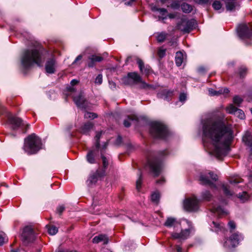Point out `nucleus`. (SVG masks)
Wrapping results in <instances>:
<instances>
[{
	"label": "nucleus",
	"instance_id": "obj_13",
	"mask_svg": "<svg viewBox=\"0 0 252 252\" xmlns=\"http://www.w3.org/2000/svg\"><path fill=\"white\" fill-rule=\"evenodd\" d=\"M131 79L134 83H137L142 82V78L140 76L135 72L128 73L127 76L123 78V82L126 85H130L131 84L129 79Z\"/></svg>",
	"mask_w": 252,
	"mask_h": 252
},
{
	"label": "nucleus",
	"instance_id": "obj_32",
	"mask_svg": "<svg viewBox=\"0 0 252 252\" xmlns=\"http://www.w3.org/2000/svg\"><path fill=\"white\" fill-rule=\"evenodd\" d=\"M167 36V33L164 32H161L158 33L157 39L159 42H163Z\"/></svg>",
	"mask_w": 252,
	"mask_h": 252
},
{
	"label": "nucleus",
	"instance_id": "obj_54",
	"mask_svg": "<svg viewBox=\"0 0 252 252\" xmlns=\"http://www.w3.org/2000/svg\"><path fill=\"white\" fill-rule=\"evenodd\" d=\"M210 0H194L196 3L199 4H206L209 2Z\"/></svg>",
	"mask_w": 252,
	"mask_h": 252
},
{
	"label": "nucleus",
	"instance_id": "obj_50",
	"mask_svg": "<svg viewBox=\"0 0 252 252\" xmlns=\"http://www.w3.org/2000/svg\"><path fill=\"white\" fill-rule=\"evenodd\" d=\"M209 94L211 96L220 95L219 90L218 91H216L212 89H210L209 90Z\"/></svg>",
	"mask_w": 252,
	"mask_h": 252
},
{
	"label": "nucleus",
	"instance_id": "obj_36",
	"mask_svg": "<svg viewBox=\"0 0 252 252\" xmlns=\"http://www.w3.org/2000/svg\"><path fill=\"white\" fill-rule=\"evenodd\" d=\"M8 239L5 233L1 232L0 233V246L2 245L4 243L7 242Z\"/></svg>",
	"mask_w": 252,
	"mask_h": 252
},
{
	"label": "nucleus",
	"instance_id": "obj_17",
	"mask_svg": "<svg viewBox=\"0 0 252 252\" xmlns=\"http://www.w3.org/2000/svg\"><path fill=\"white\" fill-rule=\"evenodd\" d=\"M56 63L54 58L49 59L46 63L45 70L47 73H54L56 70Z\"/></svg>",
	"mask_w": 252,
	"mask_h": 252
},
{
	"label": "nucleus",
	"instance_id": "obj_60",
	"mask_svg": "<svg viewBox=\"0 0 252 252\" xmlns=\"http://www.w3.org/2000/svg\"><path fill=\"white\" fill-rule=\"evenodd\" d=\"M124 125L126 127H128L130 126V123L128 120H125L124 122Z\"/></svg>",
	"mask_w": 252,
	"mask_h": 252
},
{
	"label": "nucleus",
	"instance_id": "obj_45",
	"mask_svg": "<svg viewBox=\"0 0 252 252\" xmlns=\"http://www.w3.org/2000/svg\"><path fill=\"white\" fill-rule=\"evenodd\" d=\"M242 101V99L238 96H235L233 97V102L237 105H239Z\"/></svg>",
	"mask_w": 252,
	"mask_h": 252
},
{
	"label": "nucleus",
	"instance_id": "obj_47",
	"mask_svg": "<svg viewBox=\"0 0 252 252\" xmlns=\"http://www.w3.org/2000/svg\"><path fill=\"white\" fill-rule=\"evenodd\" d=\"M242 182V179L240 178H235L234 179H232L230 181V183L231 184H236L238 183H241Z\"/></svg>",
	"mask_w": 252,
	"mask_h": 252
},
{
	"label": "nucleus",
	"instance_id": "obj_1",
	"mask_svg": "<svg viewBox=\"0 0 252 252\" xmlns=\"http://www.w3.org/2000/svg\"><path fill=\"white\" fill-rule=\"evenodd\" d=\"M202 130L204 146L210 154L222 159L227 154L233 138L231 125L221 120L208 119L203 122Z\"/></svg>",
	"mask_w": 252,
	"mask_h": 252
},
{
	"label": "nucleus",
	"instance_id": "obj_28",
	"mask_svg": "<svg viewBox=\"0 0 252 252\" xmlns=\"http://www.w3.org/2000/svg\"><path fill=\"white\" fill-rule=\"evenodd\" d=\"M181 8L183 12L186 13H189L192 10V6L187 3H183L181 5Z\"/></svg>",
	"mask_w": 252,
	"mask_h": 252
},
{
	"label": "nucleus",
	"instance_id": "obj_7",
	"mask_svg": "<svg viewBox=\"0 0 252 252\" xmlns=\"http://www.w3.org/2000/svg\"><path fill=\"white\" fill-rule=\"evenodd\" d=\"M243 240V236L239 232L232 234L228 239L224 243V246L225 247H235L237 246L240 241Z\"/></svg>",
	"mask_w": 252,
	"mask_h": 252
},
{
	"label": "nucleus",
	"instance_id": "obj_34",
	"mask_svg": "<svg viewBox=\"0 0 252 252\" xmlns=\"http://www.w3.org/2000/svg\"><path fill=\"white\" fill-rule=\"evenodd\" d=\"M201 196L203 199L209 201L212 197V195L208 191L202 192Z\"/></svg>",
	"mask_w": 252,
	"mask_h": 252
},
{
	"label": "nucleus",
	"instance_id": "obj_43",
	"mask_svg": "<svg viewBox=\"0 0 252 252\" xmlns=\"http://www.w3.org/2000/svg\"><path fill=\"white\" fill-rule=\"evenodd\" d=\"M141 88L143 89H154L155 88L152 85L147 84L145 82L142 81Z\"/></svg>",
	"mask_w": 252,
	"mask_h": 252
},
{
	"label": "nucleus",
	"instance_id": "obj_18",
	"mask_svg": "<svg viewBox=\"0 0 252 252\" xmlns=\"http://www.w3.org/2000/svg\"><path fill=\"white\" fill-rule=\"evenodd\" d=\"M173 92L170 90H163L159 92L157 96L158 98L168 100L172 96Z\"/></svg>",
	"mask_w": 252,
	"mask_h": 252
},
{
	"label": "nucleus",
	"instance_id": "obj_27",
	"mask_svg": "<svg viewBox=\"0 0 252 252\" xmlns=\"http://www.w3.org/2000/svg\"><path fill=\"white\" fill-rule=\"evenodd\" d=\"M178 224L176 220L173 218H168L164 223V225L170 227Z\"/></svg>",
	"mask_w": 252,
	"mask_h": 252
},
{
	"label": "nucleus",
	"instance_id": "obj_29",
	"mask_svg": "<svg viewBox=\"0 0 252 252\" xmlns=\"http://www.w3.org/2000/svg\"><path fill=\"white\" fill-rule=\"evenodd\" d=\"M200 181L203 185H212L211 181L208 179L207 176L201 175L200 177Z\"/></svg>",
	"mask_w": 252,
	"mask_h": 252
},
{
	"label": "nucleus",
	"instance_id": "obj_49",
	"mask_svg": "<svg viewBox=\"0 0 252 252\" xmlns=\"http://www.w3.org/2000/svg\"><path fill=\"white\" fill-rule=\"evenodd\" d=\"M65 207L63 205L59 206L57 208V213L61 215L62 213L64 211Z\"/></svg>",
	"mask_w": 252,
	"mask_h": 252
},
{
	"label": "nucleus",
	"instance_id": "obj_16",
	"mask_svg": "<svg viewBox=\"0 0 252 252\" xmlns=\"http://www.w3.org/2000/svg\"><path fill=\"white\" fill-rule=\"evenodd\" d=\"M73 100L78 107L82 109L86 108V101L81 92L77 96H73Z\"/></svg>",
	"mask_w": 252,
	"mask_h": 252
},
{
	"label": "nucleus",
	"instance_id": "obj_26",
	"mask_svg": "<svg viewBox=\"0 0 252 252\" xmlns=\"http://www.w3.org/2000/svg\"><path fill=\"white\" fill-rule=\"evenodd\" d=\"M183 62V54L181 52H177L175 56V63L178 66L181 65Z\"/></svg>",
	"mask_w": 252,
	"mask_h": 252
},
{
	"label": "nucleus",
	"instance_id": "obj_14",
	"mask_svg": "<svg viewBox=\"0 0 252 252\" xmlns=\"http://www.w3.org/2000/svg\"><path fill=\"white\" fill-rule=\"evenodd\" d=\"M226 111L229 114H234L241 119H244L245 117L244 112L242 110L238 109L233 104H230L226 108Z\"/></svg>",
	"mask_w": 252,
	"mask_h": 252
},
{
	"label": "nucleus",
	"instance_id": "obj_19",
	"mask_svg": "<svg viewBox=\"0 0 252 252\" xmlns=\"http://www.w3.org/2000/svg\"><path fill=\"white\" fill-rule=\"evenodd\" d=\"M90 60L88 63V66L90 67H93L94 66L96 62H100L103 60V58L100 56L96 55H92L89 58Z\"/></svg>",
	"mask_w": 252,
	"mask_h": 252
},
{
	"label": "nucleus",
	"instance_id": "obj_10",
	"mask_svg": "<svg viewBox=\"0 0 252 252\" xmlns=\"http://www.w3.org/2000/svg\"><path fill=\"white\" fill-rule=\"evenodd\" d=\"M193 229L192 227L189 228L182 230L180 233H173L172 237L174 239H180V240H185L188 239L192 232Z\"/></svg>",
	"mask_w": 252,
	"mask_h": 252
},
{
	"label": "nucleus",
	"instance_id": "obj_55",
	"mask_svg": "<svg viewBox=\"0 0 252 252\" xmlns=\"http://www.w3.org/2000/svg\"><path fill=\"white\" fill-rule=\"evenodd\" d=\"M228 226H229L230 228L232 230H234L236 227L235 222L232 220L229 221Z\"/></svg>",
	"mask_w": 252,
	"mask_h": 252
},
{
	"label": "nucleus",
	"instance_id": "obj_8",
	"mask_svg": "<svg viewBox=\"0 0 252 252\" xmlns=\"http://www.w3.org/2000/svg\"><path fill=\"white\" fill-rule=\"evenodd\" d=\"M237 31L238 36L242 39L249 38L252 35L251 30L245 24L239 25L237 28Z\"/></svg>",
	"mask_w": 252,
	"mask_h": 252
},
{
	"label": "nucleus",
	"instance_id": "obj_57",
	"mask_svg": "<svg viewBox=\"0 0 252 252\" xmlns=\"http://www.w3.org/2000/svg\"><path fill=\"white\" fill-rule=\"evenodd\" d=\"M179 4L178 2H174L171 4V7L173 9H177L179 8Z\"/></svg>",
	"mask_w": 252,
	"mask_h": 252
},
{
	"label": "nucleus",
	"instance_id": "obj_15",
	"mask_svg": "<svg viewBox=\"0 0 252 252\" xmlns=\"http://www.w3.org/2000/svg\"><path fill=\"white\" fill-rule=\"evenodd\" d=\"M137 63L138 65L140 72L145 75L148 76L152 72L151 67L149 65H145L143 62L140 59H137Z\"/></svg>",
	"mask_w": 252,
	"mask_h": 252
},
{
	"label": "nucleus",
	"instance_id": "obj_22",
	"mask_svg": "<svg viewBox=\"0 0 252 252\" xmlns=\"http://www.w3.org/2000/svg\"><path fill=\"white\" fill-rule=\"evenodd\" d=\"M243 141L250 147H252V135L247 131L243 137Z\"/></svg>",
	"mask_w": 252,
	"mask_h": 252
},
{
	"label": "nucleus",
	"instance_id": "obj_20",
	"mask_svg": "<svg viewBox=\"0 0 252 252\" xmlns=\"http://www.w3.org/2000/svg\"><path fill=\"white\" fill-rule=\"evenodd\" d=\"M97 152L95 150L89 151L86 155L87 161L90 164H94L95 163V156Z\"/></svg>",
	"mask_w": 252,
	"mask_h": 252
},
{
	"label": "nucleus",
	"instance_id": "obj_41",
	"mask_svg": "<svg viewBox=\"0 0 252 252\" xmlns=\"http://www.w3.org/2000/svg\"><path fill=\"white\" fill-rule=\"evenodd\" d=\"M221 3L219 1H215L212 4L213 8L215 10H219L221 7Z\"/></svg>",
	"mask_w": 252,
	"mask_h": 252
},
{
	"label": "nucleus",
	"instance_id": "obj_23",
	"mask_svg": "<svg viewBox=\"0 0 252 252\" xmlns=\"http://www.w3.org/2000/svg\"><path fill=\"white\" fill-rule=\"evenodd\" d=\"M211 211L214 213L217 214L220 217L227 214L226 211L220 206H214L213 208L211 209Z\"/></svg>",
	"mask_w": 252,
	"mask_h": 252
},
{
	"label": "nucleus",
	"instance_id": "obj_58",
	"mask_svg": "<svg viewBox=\"0 0 252 252\" xmlns=\"http://www.w3.org/2000/svg\"><path fill=\"white\" fill-rule=\"evenodd\" d=\"M156 10L158 11L162 15H164L167 13V10L165 8H157Z\"/></svg>",
	"mask_w": 252,
	"mask_h": 252
},
{
	"label": "nucleus",
	"instance_id": "obj_64",
	"mask_svg": "<svg viewBox=\"0 0 252 252\" xmlns=\"http://www.w3.org/2000/svg\"><path fill=\"white\" fill-rule=\"evenodd\" d=\"M58 252H77L75 251H69L68 250H59Z\"/></svg>",
	"mask_w": 252,
	"mask_h": 252
},
{
	"label": "nucleus",
	"instance_id": "obj_62",
	"mask_svg": "<svg viewBox=\"0 0 252 252\" xmlns=\"http://www.w3.org/2000/svg\"><path fill=\"white\" fill-rule=\"evenodd\" d=\"M82 56L80 55L79 56H78L77 57V58L75 59V61H74V62L73 63H77L78 61H80L82 59Z\"/></svg>",
	"mask_w": 252,
	"mask_h": 252
},
{
	"label": "nucleus",
	"instance_id": "obj_46",
	"mask_svg": "<svg viewBox=\"0 0 252 252\" xmlns=\"http://www.w3.org/2000/svg\"><path fill=\"white\" fill-rule=\"evenodd\" d=\"M247 73V69L245 67H241L239 69V74L241 77H244Z\"/></svg>",
	"mask_w": 252,
	"mask_h": 252
},
{
	"label": "nucleus",
	"instance_id": "obj_9",
	"mask_svg": "<svg viewBox=\"0 0 252 252\" xmlns=\"http://www.w3.org/2000/svg\"><path fill=\"white\" fill-rule=\"evenodd\" d=\"M148 165L156 176L159 174L162 166V163L160 160L157 158L152 160L148 159Z\"/></svg>",
	"mask_w": 252,
	"mask_h": 252
},
{
	"label": "nucleus",
	"instance_id": "obj_53",
	"mask_svg": "<svg viewBox=\"0 0 252 252\" xmlns=\"http://www.w3.org/2000/svg\"><path fill=\"white\" fill-rule=\"evenodd\" d=\"M101 158L102 159L103 167L104 168L107 167L108 165V161L107 158L104 156H103L102 155H101Z\"/></svg>",
	"mask_w": 252,
	"mask_h": 252
},
{
	"label": "nucleus",
	"instance_id": "obj_2",
	"mask_svg": "<svg viewBox=\"0 0 252 252\" xmlns=\"http://www.w3.org/2000/svg\"><path fill=\"white\" fill-rule=\"evenodd\" d=\"M42 63L41 55L38 47L25 50L21 57L22 65L25 68L30 67L34 63L40 66Z\"/></svg>",
	"mask_w": 252,
	"mask_h": 252
},
{
	"label": "nucleus",
	"instance_id": "obj_33",
	"mask_svg": "<svg viewBox=\"0 0 252 252\" xmlns=\"http://www.w3.org/2000/svg\"><path fill=\"white\" fill-rule=\"evenodd\" d=\"M160 195L158 192H155L151 195V199L153 202L157 203L159 199Z\"/></svg>",
	"mask_w": 252,
	"mask_h": 252
},
{
	"label": "nucleus",
	"instance_id": "obj_38",
	"mask_svg": "<svg viewBox=\"0 0 252 252\" xmlns=\"http://www.w3.org/2000/svg\"><path fill=\"white\" fill-rule=\"evenodd\" d=\"M101 134H102V131H100V132H97V133L95 135V139L96 140L95 147H96V149H98L99 148L100 144H99L98 140L100 139Z\"/></svg>",
	"mask_w": 252,
	"mask_h": 252
},
{
	"label": "nucleus",
	"instance_id": "obj_11",
	"mask_svg": "<svg viewBox=\"0 0 252 252\" xmlns=\"http://www.w3.org/2000/svg\"><path fill=\"white\" fill-rule=\"evenodd\" d=\"M193 27L192 22L186 19H182L181 22L177 25L178 29L186 32H189L192 29Z\"/></svg>",
	"mask_w": 252,
	"mask_h": 252
},
{
	"label": "nucleus",
	"instance_id": "obj_56",
	"mask_svg": "<svg viewBox=\"0 0 252 252\" xmlns=\"http://www.w3.org/2000/svg\"><path fill=\"white\" fill-rule=\"evenodd\" d=\"M209 177L213 181H216L217 180V176L216 174H214L212 172H210L208 173Z\"/></svg>",
	"mask_w": 252,
	"mask_h": 252
},
{
	"label": "nucleus",
	"instance_id": "obj_25",
	"mask_svg": "<svg viewBox=\"0 0 252 252\" xmlns=\"http://www.w3.org/2000/svg\"><path fill=\"white\" fill-rule=\"evenodd\" d=\"M93 125L91 122L86 123L81 128V132L85 134H87L93 128Z\"/></svg>",
	"mask_w": 252,
	"mask_h": 252
},
{
	"label": "nucleus",
	"instance_id": "obj_35",
	"mask_svg": "<svg viewBox=\"0 0 252 252\" xmlns=\"http://www.w3.org/2000/svg\"><path fill=\"white\" fill-rule=\"evenodd\" d=\"M78 83V81L77 80L73 79L72 80L70 84L71 85V86L67 87V90L69 92H74L75 91V88H74V86L76 84H77Z\"/></svg>",
	"mask_w": 252,
	"mask_h": 252
},
{
	"label": "nucleus",
	"instance_id": "obj_51",
	"mask_svg": "<svg viewBox=\"0 0 252 252\" xmlns=\"http://www.w3.org/2000/svg\"><path fill=\"white\" fill-rule=\"evenodd\" d=\"M220 94H224L226 95L227 94L229 91L227 88H222L219 90Z\"/></svg>",
	"mask_w": 252,
	"mask_h": 252
},
{
	"label": "nucleus",
	"instance_id": "obj_39",
	"mask_svg": "<svg viewBox=\"0 0 252 252\" xmlns=\"http://www.w3.org/2000/svg\"><path fill=\"white\" fill-rule=\"evenodd\" d=\"M84 117L86 119H94L97 117V115L94 113L86 112L84 114Z\"/></svg>",
	"mask_w": 252,
	"mask_h": 252
},
{
	"label": "nucleus",
	"instance_id": "obj_21",
	"mask_svg": "<svg viewBox=\"0 0 252 252\" xmlns=\"http://www.w3.org/2000/svg\"><path fill=\"white\" fill-rule=\"evenodd\" d=\"M100 242H103V244H107L108 242V237L105 235L100 234L95 236L93 239L94 243H98Z\"/></svg>",
	"mask_w": 252,
	"mask_h": 252
},
{
	"label": "nucleus",
	"instance_id": "obj_4",
	"mask_svg": "<svg viewBox=\"0 0 252 252\" xmlns=\"http://www.w3.org/2000/svg\"><path fill=\"white\" fill-rule=\"evenodd\" d=\"M151 134L156 138H164L168 133L167 127L159 122H153L151 124Z\"/></svg>",
	"mask_w": 252,
	"mask_h": 252
},
{
	"label": "nucleus",
	"instance_id": "obj_12",
	"mask_svg": "<svg viewBox=\"0 0 252 252\" xmlns=\"http://www.w3.org/2000/svg\"><path fill=\"white\" fill-rule=\"evenodd\" d=\"M7 116L8 123L11 126L12 129H16L21 126L24 125L23 121L20 118L14 117L10 113H8Z\"/></svg>",
	"mask_w": 252,
	"mask_h": 252
},
{
	"label": "nucleus",
	"instance_id": "obj_30",
	"mask_svg": "<svg viewBox=\"0 0 252 252\" xmlns=\"http://www.w3.org/2000/svg\"><path fill=\"white\" fill-rule=\"evenodd\" d=\"M48 233L52 235H55L58 231V228L52 225H47Z\"/></svg>",
	"mask_w": 252,
	"mask_h": 252
},
{
	"label": "nucleus",
	"instance_id": "obj_37",
	"mask_svg": "<svg viewBox=\"0 0 252 252\" xmlns=\"http://www.w3.org/2000/svg\"><path fill=\"white\" fill-rule=\"evenodd\" d=\"M238 197L242 202H244L248 200L249 198V195L246 191H244L243 192L242 194L239 195Z\"/></svg>",
	"mask_w": 252,
	"mask_h": 252
},
{
	"label": "nucleus",
	"instance_id": "obj_61",
	"mask_svg": "<svg viewBox=\"0 0 252 252\" xmlns=\"http://www.w3.org/2000/svg\"><path fill=\"white\" fill-rule=\"evenodd\" d=\"M177 15V13H169L168 15V17L170 19H174L176 17Z\"/></svg>",
	"mask_w": 252,
	"mask_h": 252
},
{
	"label": "nucleus",
	"instance_id": "obj_24",
	"mask_svg": "<svg viewBox=\"0 0 252 252\" xmlns=\"http://www.w3.org/2000/svg\"><path fill=\"white\" fill-rule=\"evenodd\" d=\"M100 175L97 172L90 175L89 178L87 180L88 185L91 186L95 184L97 181L98 177Z\"/></svg>",
	"mask_w": 252,
	"mask_h": 252
},
{
	"label": "nucleus",
	"instance_id": "obj_3",
	"mask_svg": "<svg viewBox=\"0 0 252 252\" xmlns=\"http://www.w3.org/2000/svg\"><path fill=\"white\" fill-rule=\"evenodd\" d=\"M41 148V139L35 134H32L25 139L23 150L28 155L36 154Z\"/></svg>",
	"mask_w": 252,
	"mask_h": 252
},
{
	"label": "nucleus",
	"instance_id": "obj_63",
	"mask_svg": "<svg viewBox=\"0 0 252 252\" xmlns=\"http://www.w3.org/2000/svg\"><path fill=\"white\" fill-rule=\"evenodd\" d=\"M122 141V138L121 136H118L117 139V141H116V143L118 145H119L121 143Z\"/></svg>",
	"mask_w": 252,
	"mask_h": 252
},
{
	"label": "nucleus",
	"instance_id": "obj_44",
	"mask_svg": "<svg viewBox=\"0 0 252 252\" xmlns=\"http://www.w3.org/2000/svg\"><path fill=\"white\" fill-rule=\"evenodd\" d=\"M94 83L96 84L100 85L102 83V75L100 74L95 78Z\"/></svg>",
	"mask_w": 252,
	"mask_h": 252
},
{
	"label": "nucleus",
	"instance_id": "obj_31",
	"mask_svg": "<svg viewBox=\"0 0 252 252\" xmlns=\"http://www.w3.org/2000/svg\"><path fill=\"white\" fill-rule=\"evenodd\" d=\"M225 4L226 8L228 11L234 10L237 6V3L233 1L226 2Z\"/></svg>",
	"mask_w": 252,
	"mask_h": 252
},
{
	"label": "nucleus",
	"instance_id": "obj_5",
	"mask_svg": "<svg viewBox=\"0 0 252 252\" xmlns=\"http://www.w3.org/2000/svg\"><path fill=\"white\" fill-rule=\"evenodd\" d=\"M199 200L194 196L186 199L184 202V208L189 212L196 211L198 209Z\"/></svg>",
	"mask_w": 252,
	"mask_h": 252
},
{
	"label": "nucleus",
	"instance_id": "obj_42",
	"mask_svg": "<svg viewBox=\"0 0 252 252\" xmlns=\"http://www.w3.org/2000/svg\"><path fill=\"white\" fill-rule=\"evenodd\" d=\"M222 189L225 194L228 196H230L232 195L231 192L229 190L227 186L224 185H222Z\"/></svg>",
	"mask_w": 252,
	"mask_h": 252
},
{
	"label": "nucleus",
	"instance_id": "obj_40",
	"mask_svg": "<svg viewBox=\"0 0 252 252\" xmlns=\"http://www.w3.org/2000/svg\"><path fill=\"white\" fill-rule=\"evenodd\" d=\"M142 184V174L140 172H139V177L138 179L136 181V189L138 191L140 190V189L141 187Z\"/></svg>",
	"mask_w": 252,
	"mask_h": 252
},
{
	"label": "nucleus",
	"instance_id": "obj_6",
	"mask_svg": "<svg viewBox=\"0 0 252 252\" xmlns=\"http://www.w3.org/2000/svg\"><path fill=\"white\" fill-rule=\"evenodd\" d=\"M21 237L25 244L33 242L35 238L33 228L31 226H26L23 229Z\"/></svg>",
	"mask_w": 252,
	"mask_h": 252
},
{
	"label": "nucleus",
	"instance_id": "obj_59",
	"mask_svg": "<svg viewBox=\"0 0 252 252\" xmlns=\"http://www.w3.org/2000/svg\"><path fill=\"white\" fill-rule=\"evenodd\" d=\"M180 100L181 101H184L186 99V95L185 94H181L179 97Z\"/></svg>",
	"mask_w": 252,
	"mask_h": 252
},
{
	"label": "nucleus",
	"instance_id": "obj_48",
	"mask_svg": "<svg viewBox=\"0 0 252 252\" xmlns=\"http://www.w3.org/2000/svg\"><path fill=\"white\" fill-rule=\"evenodd\" d=\"M166 49H163L162 48H160L159 49L158 51V55L160 58L163 57L165 55Z\"/></svg>",
	"mask_w": 252,
	"mask_h": 252
},
{
	"label": "nucleus",
	"instance_id": "obj_52",
	"mask_svg": "<svg viewBox=\"0 0 252 252\" xmlns=\"http://www.w3.org/2000/svg\"><path fill=\"white\" fill-rule=\"evenodd\" d=\"M212 223L214 227H216V229L215 230L216 231L221 229V228L223 227V226H221L220 224L218 223L217 222L213 221Z\"/></svg>",
	"mask_w": 252,
	"mask_h": 252
}]
</instances>
